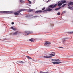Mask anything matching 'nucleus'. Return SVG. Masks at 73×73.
Segmentation results:
<instances>
[{
    "instance_id": "f8f14e48",
    "label": "nucleus",
    "mask_w": 73,
    "mask_h": 73,
    "mask_svg": "<svg viewBox=\"0 0 73 73\" xmlns=\"http://www.w3.org/2000/svg\"><path fill=\"white\" fill-rule=\"evenodd\" d=\"M11 29H12L13 30V31H16V28H14L13 27H11Z\"/></svg>"
},
{
    "instance_id": "6e6552de",
    "label": "nucleus",
    "mask_w": 73,
    "mask_h": 73,
    "mask_svg": "<svg viewBox=\"0 0 73 73\" xmlns=\"http://www.w3.org/2000/svg\"><path fill=\"white\" fill-rule=\"evenodd\" d=\"M25 33H27L28 34H30V33H32V32L28 31H25Z\"/></svg>"
},
{
    "instance_id": "dca6fc26",
    "label": "nucleus",
    "mask_w": 73,
    "mask_h": 73,
    "mask_svg": "<svg viewBox=\"0 0 73 73\" xmlns=\"http://www.w3.org/2000/svg\"><path fill=\"white\" fill-rule=\"evenodd\" d=\"M52 10V9L48 8L47 9V11H51Z\"/></svg>"
},
{
    "instance_id": "423d86ee",
    "label": "nucleus",
    "mask_w": 73,
    "mask_h": 73,
    "mask_svg": "<svg viewBox=\"0 0 73 73\" xmlns=\"http://www.w3.org/2000/svg\"><path fill=\"white\" fill-rule=\"evenodd\" d=\"M57 5V4L54 5V6L53 5H52L49 6V7L50 8H54V7H56Z\"/></svg>"
},
{
    "instance_id": "2f4dec72",
    "label": "nucleus",
    "mask_w": 73,
    "mask_h": 73,
    "mask_svg": "<svg viewBox=\"0 0 73 73\" xmlns=\"http://www.w3.org/2000/svg\"><path fill=\"white\" fill-rule=\"evenodd\" d=\"M72 33H70L72 34Z\"/></svg>"
},
{
    "instance_id": "9b49d317",
    "label": "nucleus",
    "mask_w": 73,
    "mask_h": 73,
    "mask_svg": "<svg viewBox=\"0 0 73 73\" xmlns=\"http://www.w3.org/2000/svg\"><path fill=\"white\" fill-rule=\"evenodd\" d=\"M62 62H52V63L54 64H61V63H62Z\"/></svg>"
},
{
    "instance_id": "4be33fe9",
    "label": "nucleus",
    "mask_w": 73,
    "mask_h": 73,
    "mask_svg": "<svg viewBox=\"0 0 73 73\" xmlns=\"http://www.w3.org/2000/svg\"><path fill=\"white\" fill-rule=\"evenodd\" d=\"M28 2H29V4H32V2H31V1H28Z\"/></svg>"
},
{
    "instance_id": "c9c22d12",
    "label": "nucleus",
    "mask_w": 73,
    "mask_h": 73,
    "mask_svg": "<svg viewBox=\"0 0 73 73\" xmlns=\"http://www.w3.org/2000/svg\"><path fill=\"white\" fill-rule=\"evenodd\" d=\"M63 44H64V42H63Z\"/></svg>"
},
{
    "instance_id": "20e7f679",
    "label": "nucleus",
    "mask_w": 73,
    "mask_h": 73,
    "mask_svg": "<svg viewBox=\"0 0 73 73\" xmlns=\"http://www.w3.org/2000/svg\"><path fill=\"white\" fill-rule=\"evenodd\" d=\"M60 60L57 59H52V61L54 62H60Z\"/></svg>"
},
{
    "instance_id": "6ab92c4d",
    "label": "nucleus",
    "mask_w": 73,
    "mask_h": 73,
    "mask_svg": "<svg viewBox=\"0 0 73 73\" xmlns=\"http://www.w3.org/2000/svg\"><path fill=\"white\" fill-rule=\"evenodd\" d=\"M26 57L28 58V59H32V58L29 57V56H26Z\"/></svg>"
},
{
    "instance_id": "473e14b6",
    "label": "nucleus",
    "mask_w": 73,
    "mask_h": 73,
    "mask_svg": "<svg viewBox=\"0 0 73 73\" xmlns=\"http://www.w3.org/2000/svg\"><path fill=\"white\" fill-rule=\"evenodd\" d=\"M28 1H29V0H28Z\"/></svg>"
},
{
    "instance_id": "b1692460",
    "label": "nucleus",
    "mask_w": 73,
    "mask_h": 73,
    "mask_svg": "<svg viewBox=\"0 0 73 73\" xmlns=\"http://www.w3.org/2000/svg\"><path fill=\"white\" fill-rule=\"evenodd\" d=\"M46 11H48V10H46L43 11V12H46Z\"/></svg>"
},
{
    "instance_id": "72a5a7b5",
    "label": "nucleus",
    "mask_w": 73,
    "mask_h": 73,
    "mask_svg": "<svg viewBox=\"0 0 73 73\" xmlns=\"http://www.w3.org/2000/svg\"><path fill=\"white\" fill-rule=\"evenodd\" d=\"M50 0H48V1H49Z\"/></svg>"
},
{
    "instance_id": "9d476101",
    "label": "nucleus",
    "mask_w": 73,
    "mask_h": 73,
    "mask_svg": "<svg viewBox=\"0 0 73 73\" xmlns=\"http://www.w3.org/2000/svg\"><path fill=\"white\" fill-rule=\"evenodd\" d=\"M29 41H31V42H34L35 41V40L33 38H31L29 40Z\"/></svg>"
},
{
    "instance_id": "c85d7f7f",
    "label": "nucleus",
    "mask_w": 73,
    "mask_h": 73,
    "mask_svg": "<svg viewBox=\"0 0 73 73\" xmlns=\"http://www.w3.org/2000/svg\"><path fill=\"white\" fill-rule=\"evenodd\" d=\"M44 72H42V71H40V72L41 73H43Z\"/></svg>"
},
{
    "instance_id": "aec40b11",
    "label": "nucleus",
    "mask_w": 73,
    "mask_h": 73,
    "mask_svg": "<svg viewBox=\"0 0 73 73\" xmlns=\"http://www.w3.org/2000/svg\"><path fill=\"white\" fill-rule=\"evenodd\" d=\"M66 5V4H64V5L62 6V7H65V5Z\"/></svg>"
},
{
    "instance_id": "7c9ffc66",
    "label": "nucleus",
    "mask_w": 73,
    "mask_h": 73,
    "mask_svg": "<svg viewBox=\"0 0 73 73\" xmlns=\"http://www.w3.org/2000/svg\"><path fill=\"white\" fill-rule=\"evenodd\" d=\"M43 73H46V72H43Z\"/></svg>"
},
{
    "instance_id": "5701e85b",
    "label": "nucleus",
    "mask_w": 73,
    "mask_h": 73,
    "mask_svg": "<svg viewBox=\"0 0 73 73\" xmlns=\"http://www.w3.org/2000/svg\"><path fill=\"white\" fill-rule=\"evenodd\" d=\"M57 14L58 15H60V13L58 12V13Z\"/></svg>"
},
{
    "instance_id": "f257e3e1",
    "label": "nucleus",
    "mask_w": 73,
    "mask_h": 73,
    "mask_svg": "<svg viewBox=\"0 0 73 73\" xmlns=\"http://www.w3.org/2000/svg\"><path fill=\"white\" fill-rule=\"evenodd\" d=\"M53 56H55V53L52 52L51 54H49V55L44 56L45 58H52Z\"/></svg>"
},
{
    "instance_id": "a211bd4d",
    "label": "nucleus",
    "mask_w": 73,
    "mask_h": 73,
    "mask_svg": "<svg viewBox=\"0 0 73 73\" xmlns=\"http://www.w3.org/2000/svg\"><path fill=\"white\" fill-rule=\"evenodd\" d=\"M60 8H61V7H59V8H57V9H55V10L56 11H57V10H59V9H60Z\"/></svg>"
},
{
    "instance_id": "f03ea898",
    "label": "nucleus",
    "mask_w": 73,
    "mask_h": 73,
    "mask_svg": "<svg viewBox=\"0 0 73 73\" xmlns=\"http://www.w3.org/2000/svg\"><path fill=\"white\" fill-rule=\"evenodd\" d=\"M64 3H66V1L64 0H62L61 2L58 3V6L61 7Z\"/></svg>"
},
{
    "instance_id": "a878e982",
    "label": "nucleus",
    "mask_w": 73,
    "mask_h": 73,
    "mask_svg": "<svg viewBox=\"0 0 73 73\" xmlns=\"http://www.w3.org/2000/svg\"><path fill=\"white\" fill-rule=\"evenodd\" d=\"M45 9V8L44 7L42 9V10H44Z\"/></svg>"
},
{
    "instance_id": "1a4fd4ad",
    "label": "nucleus",
    "mask_w": 73,
    "mask_h": 73,
    "mask_svg": "<svg viewBox=\"0 0 73 73\" xmlns=\"http://www.w3.org/2000/svg\"><path fill=\"white\" fill-rule=\"evenodd\" d=\"M72 5H73V2H70L68 4V6L69 7H71Z\"/></svg>"
},
{
    "instance_id": "4468645a",
    "label": "nucleus",
    "mask_w": 73,
    "mask_h": 73,
    "mask_svg": "<svg viewBox=\"0 0 73 73\" xmlns=\"http://www.w3.org/2000/svg\"><path fill=\"white\" fill-rule=\"evenodd\" d=\"M18 33V31H17L16 32H14L13 33V35H17V34Z\"/></svg>"
},
{
    "instance_id": "ddd939ff",
    "label": "nucleus",
    "mask_w": 73,
    "mask_h": 73,
    "mask_svg": "<svg viewBox=\"0 0 73 73\" xmlns=\"http://www.w3.org/2000/svg\"><path fill=\"white\" fill-rule=\"evenodd\" d=\"M36 13H40L41 12H42V11L41 10H39V11H37L36 12Z\"/></svg>"
},
{
    "instance_id": "412c9836",
    "label": "nucleus",
    "mask_w": 73,
    "mask_h": 73,
    "mask_svg": "<svg viewBox=\"0 0 73 73\" xmlns=\"http://www.w3.org/2000/svg\"><path fill=\"white\" fill-rule=\"evenodd\" d=\"M33 9H29V12H31V11H32Z\"/></svg>"
},
{
    "instance_id": "bb28decb",
    "label": "nucleus",
    "mask_w": 73,
    "mask_h": 73,
    "mask_svg": "<svg viewBox=\"0 0 73 73\" xmlns=\"http://www.w3.org/2000/svg\"><path fill=\"white\" fill-rule=\"evenodd\" d=\"M46 73H50V72H49V71H47V72H46Z\"/></svg>"
},
{
    "instance_id": "39448f33",
    "label": "nucleus",
    "mask_w": 73,
    "mask_h": 73,
    "mask_svg": "<svg viewBox=\"0 0 73 73\" xmlns=\"http://www.w3.org/2000/svg\"><path fill=\"white\" fill-rule=\"evenodd\" d=\"M51 44V43H50L49 42H46L45 43L44 45H45V46H49V45Z\"/></svg>"
},
{
    "instance_id": "393cba45",
    "label": "nucleus",
    "mask_w": 73,
    "mask_h": 73,
    "mask_svg": "<svg viewBox=\"0 0 73 73\" xmlns=\"http://www.w3.org/2000/svg\"><path fill=\"white\" fill-rule=\"evenodd\" d=\"M70 9H73V6L70 7Z\"/></svg>"
},
{
    "instance_id": "c756f323",
    "label": "nucleus",
    "mask_w": 73,
    "mask_h": 73,
    "mask_svg": "<svg viewBox=\"0 0 73 73\" xmlns=\"http://www.w3.org/2000/svg\"><path fill=\"white\" fill-rule=\"evenodd\" d=\"M59 48H62V47H59Z\"/></svg>"
},
{
    "instance_id": "f704fd0d",
    "label": "nucleus",
    "mask_w": 73,
    "mask_h": 73,
    "mask_svg": "<svg viewBox=\"0 0 73 73\" xmlns=\"http://www.w3.org/2000/svg\"><path fill=\"white\" fill-rule=\"evenodd\" d=\"M60 1H59V3H60Z\"/></svg>"
},
{
    "instance_id": "7ed1b4c3",
    "label": "nucleus",
    "mask_w": 73,
    "mask_h": 73,
    "mask_svg": "<svg viewBox=\"0 0 73 73\" xmlns=\"http://www.w3.org/2000/svg\"><path fill=\"white\" fill-rule=\"evenodd\" d=\"M24 11V9H21L20 10H19V11H18V12H15L14 13V14L15 15H19V14L18 13V12L19 13H20V12H22V11Z\"/></svg>"
},
{
    "instance_id": "cd10ccee",
    "label": "nucleus",
    "mask_w": 73,
    "mask_h": 73,
    "mask_svg": "<svg viewBox=\"0 0 73 73\" xmlns=\"http://www.w3.org/2000/svg\"><path fill=\"white\" fill-rule=\"evenodd\" d=\"M12 24H14V22H12L11 23Z\"/></svg>"
},
{
    "instance_id": "0eeeda50",
    "label": "nucleus",
    "mask_w": 73,
    "mask_h": 73,
    "mask_svg": "<svg viewBox=\"0 0 73 73\" xmlns=\"http://www.w3.org/2000/svg\"><path fill=\"white\" fill-rule=\"evenodd\" d=\"M3 13H12V12L11 11H3Z\"/></svg>"
},
{
    "instance_id": "2eb2a0df",
    "label": "nucleus",
    "mask_w": 73,
    "mask_h": 73,
    "mask_svg": "<svg viewBox=\"0 0 73 73\" xmlns=\"http://www.w3.org/2000/svg\"><path fill=\"white\" fill-rule=\"evenodd\" d=\"M18 62L19 63H20V64H23V63H24V62H23L22 61H19Z\"/></svg>"
},
{
    "instance_id": "f3484780",
    "label": "nucleus",
    "mask_w": 73,
    "mask_h": 73,
    "mask_svg": "<svg viewBox=\"0 0 73 73\" xmlns=\"http://www.w3.org/2000/svg\"><path fill=\"white\" fill-rule=\"evenodd\" d=\"M20 3H23L24 2V1L23 0H20Z\"/></svg>"
}]
</instances>
